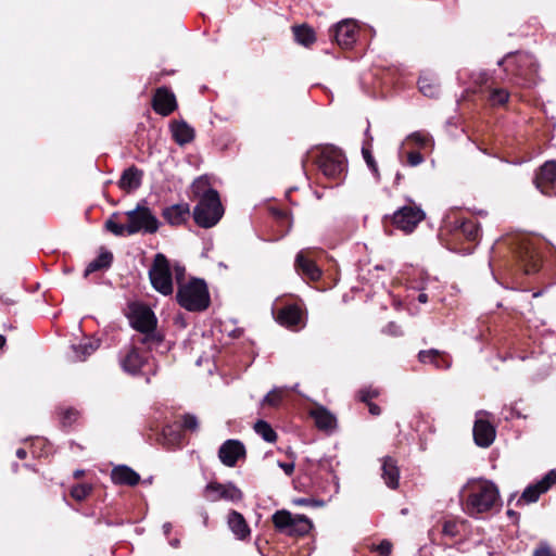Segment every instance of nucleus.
<instances>
[{
	"label": "nucleus",
	"instance_id": "obj_48",
	"mask_svg": "<svg viewBox=\"0 0 556 556\" xmlns=\"http://www.w3.org/2000/svg\"><path fill=\"white\" fill-rule=\"evenodd\" d=\"M78 413L75 409L68 408L63 412L62 422L65 426H70L76 420Z\"/></svg>",
	"mask_w": 556,
	"mask_h": 556
},
{
	"label": "nucleus",
	"instance_id": "obj_18",
	"mask_svg": "<svg viewBox=\"0 0 556 556\" xmlns=\"http://www.w3.org/2000/svg\"><path fill=\"white\" fill-rule=\"evenodd\" d=\"M276 319L280 325L288 328L303 326V314L296 304H289L278 309Z\"/></svg>",
	"mask_w": 556,
	"mask_h": 556
},
{
	"label": "nucleus",
	"instance_id": "obj_8",
	"mask_svg": "<svg viewBox=\"0 0 556 556\" xmlns=\"http://www.w3.org/2000/svg\"><path fill=\"white\" fill-rule=\"evenodd\" d=\"M275 527L288 535H304L312 529L311 520L303 515L278 510L273 515Z\"/></svg>",
	"mask_w": 556,
	"mask_h": 556
},
{
	"label": "nucleus",
	"instance_id": "obj_7",
	"mask_svg": "<svg viewBox=\"0 0 556 556\" xmlns=\"http://www.w3.org/2000/svg\"><path fill=\"white\" fill-rule=\"evenodd\" d=\"M149 277L153 288L164 295L173 293V279L170 265L166 256L157 253L154 257L153 265L149 270Z\"/></svg>",
	"mask_w": 556,
	"mask_h": 556
},
{
	"label": "nucleus",
	"instance_id": "obj_22",
	"mask_svg": "<svg viewBox=\"0 0 556 556\" xmlns=\"http://www.w3.org/2000/svg\"><path fill=\"white\" fill-rule=\"evenodd\" d=\"M381 477L389 488L396 489L399 486L400 470L396 462L390 456H386L382 459Z\"/></svg>",
	"mask_w": 556,
	"mask_h": 556
},
{
	"label": "nucleus",
	"instance_id": "obj_11",
	"mask_svg": "<svg viewBox=\"0 0 556 556\" xmlns=\"http://www.w3.org/2000/svg\"><path fill=\"white\" fill-rule=\"evenodd\" d=\"M204 496L210 502H217L220 500L229 502H239L242 498V492L231 482H210L205 486Z\"/></svg>",
	"mask_w": 556,
	"mask_h": 556
},
{
	"label": "nucleus",
	"instance_id": "obj_50",
	"mask_svg": "<svg viewBox=\"0 0 556 556\" xmlns=\"http://www.w3.org/2000/svg\"><path fill=\"white\" fill-rule=\"evenodd\" d=\"M407 162L410 166H417L424 162V157L419 152H409L407 154Z\"/></svg>",
	"mask_w": 556,
	"mask_h": 556
},
{
	"label": "nucleus",
	"instance_id": "obj_14",
	"mask_svg": "<svg viewBox=\"0 0 556 556\" xmlns=\"http://www.w3.org/2000/svg\"><path fill=\"white\" fill-rule=\"evenodd\" d=\"M357 24L354 20H344L338 23L330 34L342 48H351L357 38Z\"/></svg>",
	"mask_w": 556,
	"mask_h": 556
},
{
	"label": "nucleus",
	"instance_id": "obj_57",
	"mask_svg": "<svg viewBox=\"0 0 556 556\" xmlns=\"http://www.w3.org/2000/svg\"><path fill=\"white\" fill-rule=\"evenodd\" d=\"M367 405H368L369 413L371 415H374V416L380 415L381 409H380V407L377 404L370 402Z\"/></svg>",
	"mask_w": 556,
	"mask_h": 556
},
{
	"label": "nucleus",
	"instance_id": "obj_6",
	"mask_svg": "<svg viewBox=\"0 0 556 556\" xmlns=\"http://www.w3.org/2000/svg\"><path fill=\"white\" fill-rule=\"evenodd\" d=\"M224 215L218 192H210L204 199L199 200L193 210V218L198 226L211 228L215 226Z\"/></svg>",
	"mask_w": 556,
	"mask_h": 556
},
{
	"label": "nucleus",
	"instance_id": "obj_52",
	"mask_svg": "<svg viewBox=\"0 0 556 556\" xmlns=\"http://www.w3.org/2000/svg\"><path fill=\"white\" fill-rule=\"evenodd\" d=\"M174 271H175V276H176V280H177V283L180 286L182 285L181 283V280L184 279L185 277V267L179 265V264H176L174 266Z\"/></svg>",
	"mask_w": 556,
	"mask_h": 556
},
{
	"label": "nucleus",
	"instance_id": "obj_32",
	"mask_svg": "<svg viewBox=\"0 0 556 556\" xmlns=\"http://www.w3.org/2000/svg\"><path fill=\"white\" fill-rule=\"evenodd\" d=\"M99 348V342L96 340H86L78 345L73 346L78 361H84L87 356L91 355Z\"/></svg>",
	"mask_w": 556,
	"mask_h": 556
},
{
	"label": "nucleus",
	"instance_id": "obj_27",
	"mask_svg": "<svg viewBox=\"0 0 556 556\" xmlns=\"http://www.w3.org/2000/svg\"><path fill=\"white\" fill-rule=\"evenodd\" d=\"M312 417L315 420L317 428L320 430H331L336 426V418L324 407H317L312 410Z\"/></svg>",
	"mask_w": 556,
	"mask_h": 556
},
{
	"label": "nucleus",
	"instance_id": "obj_63",
	"mask_svg": "<svg viewBox=\"0 0 556 556\" xmlns=\"http://www.w3.org/2000/svg\"><path fill=\"white\" fill-rule=\"evenodd\" d=\"M4 343H5V338L2 334H0V349L4 345Z\"/></svg>",
	"mask_w": 556,
	"mask_h": 556
},
{
	"label": "nucleus",
	"instance_id": "obj_30",
	"mask_svg": "<svg viewBox=\"0 0 556 556\" xmlns=\"http://www.w3.org/2000/svg\"><path fill=\"white\" fill-rule=\"evenodd\" d=\"M191 190L198 200L204 199L207 194H210V192H217L211 188L210 180L206 176L197 178L191 186Z\"/></svg>",
	"mask_w": 556,
	"mask_h": 556
},
{
	"label": "nucleus",
	"instance_id": "obj_46",
	"mask_svg": "<svg viewBox=\"0 0 556 556\" xmlns=\"http://www.w3.org/2000/svg\"><path fill=\"white\" fill-rule=\"evenodd\" d=\"M378 391L372 389H363L358 393V397L362 402L368 404L370 400L378 396Z\"/></svg>",
	"mask_w": 556,
	"mask_h": 556
},
{
	"label": "nucleus",
	"instance_id": "obj_37",
	"mask_svg": "<svg viewBox=\"0 0 556 556\" xmlns=\"http://www.w3.org/2000/svg\"><path fill=\"white\" fill-rule=\"evenodd\" d=\"M543 493V491H541V488L539 486V484H534V485H529L525 491L523 493L521 494L520 498L518 500L517 504L519 505L520 503H526V504H529V503H533V502H536L539 496Z\"/></svg>",
	"mask_w": 556,
	"mask_h": 556
},
{
	"label": "nucleus",
	"instance_id": "obj_16",
	"mask_svg": "<svg viewBox=\"0 0 556 556\" xmlns=\"http://www.w3.org/2000/svg\"><path fill=\"white\" fill-rule=\"evenodd\" d=\"M152 106L157 114L169 115L177 108L175 94L166 87L157 88L152 100Z\"/></svg>",
	"mask_w": 556,
	"mask_h": 556
},
{
	"label": "nucleus",
	"instance_id": "obj_33",
	"mask_svg": "<svg viewBox=\"0 0 556 556\" xmlns=\"http://www.w3.org/2000/svg\"><path fill=\"white\" fill-rule=\"evenodd\" d=\"M293 33L295 40L303 46L307 47L315 41V34L313 29L305 25L293 27Z\"/></svg>",
	"mask_w": 556,
	"mask_h": 556
},
{
	"label": "nucleus",
	"instance_id": "obj_39",
	"mask_svg": "<svg viewBox=\"0 0 556 556\" xmlns=\"http://www.w3.org/2000/svg\"><path fill=\"white\" fill-rule=\"evenodd\" d=\"M285 395V389L283 388H276L271 390L263 400V404L269 405V406H278L280 402L282 401Z\"/></svg>",
	"mask_w": 556,
	"mask_h": 556
},
{
	"label": "nucleus",
	"instance_id": "obj_2",
	"mask_svg": "<svg viewBox=\"0 0 556 556\" xmlns=\"http://www.w3.org/2000/svg\"><path fill=\"white\" fill-rule=\"evenodd\" d=\"M156 317L154 313L147 306H140L134 309L130 324L138 331L132 337L136 344H142L143 348L151 351L157 348L163 338L155 331Z\"/></svg>",
	"mask_w": 556,
	"mask_h": 556
},
{
	"label": "nucleus",
	"instance_id": "obj_31",
	"mask_svg": "<svg viewBox=\"0 0 556 556\" xmlns=\"http://www.w3.org/2000/svg\"><path fill=\"white\" fill-rule=\"evenodd\" d=\"M113 255L110 252L101 253L96 260L90 262L86 267L85 275H89L102 268H106L111 265Z\"/></svg>",
	"mask_w": 556,
	"mask_h": 556
},
{
	"label": "nucleus",
	"instance_id": "obj_36",
	"mask_svg": "<svg viewBox=\"0 0 556 556\" xmlns=\"http://www.w3.org/2000/svg\"><path fill=\"white\" fill-rule=\"evenodd\" d=\"M117 213L111 215V217L105 222V229L115 236L128 235V225L117 223Z\"/></svg>",
	"mask_w": 556,
	"mask_h": 556
},
{
	"label": "nucleus",
	"instance_id": "obj_56",
	"mask_svg": "<svg viewBox=\"0 0 556 556\" xmlns=\"http://www.w3.org/2000/svg\"><path fill=\"white\" fill-rule=\"evenodd\" d=\"M437 368H448L450 367V361L446 358L445 355L442 354V358L438 359L433 364Z\"/></svg>",
	"mask_w": 556,
	"mask_h": 556
},
{
	"label": "nucleus",
	"instance_id": "obj_10",
	"mask_svg": "<svg viewBox=\"0 0 556 556\" xmlns=\"http://www.w3.org/2000/svg\"><path fill=\"white\" fill-rule=\"evenodd\" d=\"M425 216V212L419 206L410 204L395 211L392 215V223L397 229L409 233Z\"/></svg>",
	"mask_w": 556,
	"mask_h": 556
},
{
	"label": "nucleus",
	"instance_id": "obj_20",
	"mask_svg": "<svg viewBox=\"0 0 556 556\" xmlns=\"http://www.w3.org/2000/svg\"><path fill=\"white\" fill-rule=\"evenodd\" d=\"M162 215L168 224L178 226L184 224L190 216V207L187 203L174 204L165 207Z\"/></svg>",
	"mask_w": 556,
	"mask_h": 556
},
{
	"label": "nucleus",
	"instance_id": "obj_59",
	"mask_svg": "<svg viewBox=\"0 0 556 556\" xmlns=\"http://www.w3.org/2000/svg\"><path fill=\"white\" fill-rule=\"evenodd\" d=\"M16 456L20 458V459H24L26 458L27 456V452L24 450V448H18L16 451Z\"/></svg>",
	"mask_w": 556,
	"mask_h": 556
},
{
	"label": "nucleus",
	"instance_id": "obj_21",
	"mask_svg": "<svg viewBox=\"0 0 556 556\" xmlns=\"http://www.w3.org/2000/svg\"><path fill=\"white\" fill-rule=\"evenodd\" d=\"M111 478L115 484H125L129 486H134L140 481V476L130 467L125 465L114 467Z\"/></svg>",
	"mask_w": 556,
	"mask_h": 556
},
{
	"label": "nucleus",
	"instance_id": "obj_1",
	"mask_svg": "<svg viewBox=\"0 0 556 556\" xmlns=\"http://www.w3.org/2000/svg\"><path fill=\"white\" fill-rule=\"evenodd\" d=\"M459 502L465 514L472 518L484 516L497 510L501 497L497 486L485 479H471L463 485Z\"/></svg>",
	"mask_w": 556,
	"mask_h": 556
},
{
	"label": "nucleus",
	"instance_id": "obj_61",
	"mask_svg": "<svg viewBox=\"0 0 556 556\" xmlns=\"http://www.w3.org/2000/svg\"><path fill=\"white\" fill-rule=\"evenodd\" d=\"M169 544L174 548H177L179 546V544H180V541L178 539H173V540L169 541Z\"/></svg>",
	"mask_w": 556,
	"mask_h": 556
},
{
	"label": "nucleus",
	"instance_id": "obj_24",
	"mask_svg": "<svg viewBox=\"0 0 556 556\" xmlns=\"http://www.w3.org/2000/svg\"><path fill=\"white\" fill-rule=\"evenodd\" d=\"M519 261L522 264L526 274L535 273L539 269V256L529 244L521 247L519 251Z\"/></svg>",
	"mask_w": 556,
	"mask_h": 556
},
{
	"label": "nucleus",
	"instance_id": "obj_35",
	"mask_svg": "<svg viewBox=\"0 0 556 556\" xmlns=\"http://www.w3.org/2000/svg\"><path fill=\"white\" fill-rule=\"evenodd\" d=\"M254 430L266 442L273 443L277 439V434H276L275 430L271 428V426L268 422H266L264 420H258L254 425Z\"/></svg>",
	"mask_w": 556,
	"mask_h": 556
},
{
	"label": "nucleus",
	"instance_id": "obj_44",
	"mask_svg": "<svg viewBox=\"0 0 556 556\" xmlns=\"http://www.w3.org/2000/svg\"><path fill=\"white\" fill-rule=\"evenodd\" d=\"M199 426L198 418L194 415L186 414L182 417L181 427L188 430H197Z\"/></svg>",
	"mask_w": 556,
	"mask_h": 556
},
{
	"label": "nucleus",
	"instance_id": "obj_4",
	"mask_svg": "<svg viewBox=\"0 0 556 556\" xmlns=\"http://www.w3.org/2000/svg\"><path fill=\"white\" fill-rule=\"evenodd\" d=\"M176 298L179 305L190 312L203 311L210 304L206 283L201 279H192L188 283L180 285Z\"/></svg>",
	"mask_w": 556,
	"mask_h": 556
},
{
	"label": "nucleus",
	"instance_id": "obj_55",
	"mask_svg": "<svg viewBox=\"0 0 556 556\" xmlns=\"http://www.w3.org/2000/svg\"><path fill=\"white\" fill-rule=\"evenodd\" d=\"M363 155H364V159L367 163V165L372 169V170H377L376 168V163H375V160L374 157L371 156V154L369 153V151L363 149Z\"/></svg>",
	"mask_w": 556,
	"mask_h": 556
},
{
	"label": "nucleus",
	"instance_id": "obj_40",
	"mask_svg": "<svg viewBox=\"0 0 556 556\" xmlns=\"http://www.w3.org/2000/svg\"><path fill=\"white\" fill-rule=\"evenodd\" d=\"M91 492V485L87 483L77 484L72 488L71 495L76 501H83L85 500Z\"/></svg>",
	"mask_w": 556,
	"mask_h": 556
},
{
	"label": "nucleus",
	"instance_id": "obj_9",
	"mask_svg": "<svg viewBox=\"0 0 556 556\" xmlns=\"http://www.w3.org/2000/svg\"><path fill=\"white\" fill-rule=\"evenodd\" d=\"M126 216L128 218V235L139 231L154 233L159 229L157 218L144 205L138 204L135 210L126 212Z\"/></svg>",
	"mask_w": 556,
	"mask_h": 556
},
{
	"label": "nucleus",
	"instance_id": "obj_12",
	"mask_svg": "<svg viewBox=\"0 0 556 556\" xmlns=\"http://www.w3.org/2000/svg\"><path fill=\"white\" fill-rule=\"evenodd\" d=\"M142 344H136L131 339V344L125 348L119 355L122 368L129 374H137L147 362V355L140 350Z\"/></svg>",
	"mask_w": 556,
	"mask_h": 556
},
{
	"label": "nucleus",
	"instance_id": "obj_47",
	"mask_svg": "<svg viewBox=\"0 0 556 556\" xmlns=\"http://www.w3.org/2000/svg\"><path fill=\"white\" fill-rule=\"evenodd\" d=\"M442 532L443 534L451 538L455 536L458 532L456 522L451 520L445 521L442 528Z\"/></svg>",
	"mask_w": 556,
	"mask_h": 556
},
{
	"label": "nucleus",
	"instance_id": "obj_53",
	"mask_svg": "<svg viewBox=\"0 0 556 556\" xmlns=\"http://www.w3.org/2000/svg\"><path fill=\"white\" fill-rule=\"evenodd\" d=\"M386 331L389 334H392V336H401V334H403V331L401 330V328L396 324H394V323H390L387 326Z\"/></svg>",
	"mask_w": 556,
	"mask_h": 556
},
{
	"label": "nucleus",
	"instance_id": "obj_15",
	"mask_svg": "<svg viewBox=\"0 0 556 556\" xmlns=\"http://www.w3.org/2000/svg\"><path fill=\"white\" fill-rule=\"evenodd\" d=\"M244 456L245 448L239 440H227L218 450V457L227 467H233L237 462Z\"/></svg>",
	"mask_w": 556,
	"mask_h": 556
},
{
	"label": "nucleus",
	"instance_id": "obj_38",
	"mask_svg": "<svg viewBox=\"0 0 556 556\" xmlns=\"http://www.w3.org/2000/svg\"><path fill=\"white\" fill-rule=\"evenodd\" d=\"M407 140H410L418 144L420 148H427L433 146V139L429 134L416 131L410 134L407 137Z\"/></svg>",
	"mask_w": 556,
	"mask_h": 556
},
{
	"label": "nucleus",
	"instance_id": "obj_13",
	"mask_svg": "<svg viewBox=\"0 0 556 556\" xmlns=\"http://www.w3.org/2000/svg\"><path fill=\"white\" fill-rule=\"evenodd\" d=\"M486 416L488 413L484 410H479L476 414L473 440L480 447H489L493 443L496 434L494 426L485 418Z\"/></svg>",
	"mask_w": 556,
	"mask_h": 556
},
{
	"label": "nucleus",
	"instance_id": "obj_43",
	"mask_svg": "<svg viewBox=\"0 0 556 556\" xmlns=\"http://www.w3.org/2000/svg\"><path fill=\"white\" fill-rule=\"evenodd\" d=\"M508 92L505 90V89H494L492 92H491V101L493 104H504L507 102L508 100Z\"/></svg>",
	"mask_w": 556,
	"mask_h": 556
},
{
	"label": "nucleus",
	"instance_id": "obj_17",
	"mask_svg": "<svg viewBox=\"0 0 556 556\" xmlns=\"http://www.w3.org/2000/svg\"><path fill=\"white\" fill-rule=\"evenodd\" d=\"M556 180V163L554 161L545 162L535 176L536 188L543 194L551 195Z\"/></svg>",
	"mask_w": 556,
	"mask_h": 556
},
{
	"label": "nucleus",
	"instance_id": "obj_29",
	"mask_svg": "<svg viewBox=\"0 0 556 556\" xmlns=\"http://www.w3.org/2000/svg\"><path fill=\"white\" fill-rule=\"evenodd\" d=\"M182 439L181 430L173 426H167L163 430L162 443L168 448H173L180 444Z\"/></svg>",
	"mask_w": 556,
	"mask_h": 556
},
{
	"label": "nucleus",
	"instance_id": "obj_5",
	"mask_svg": "<svg viewBox=\"0 0 556 556\" xmlns=\"http://www.w3.org/2000/svg\"><path fill=\"white\" fill-rule=\"evenodd\" d=\"M316 164L325 177L332 180H341L344 176L346 164L341 150L327 146L318 150Z\"/></svg>",
	"mask_w": 556,
	"mask_h": 556
},
{
	"label": "nucleus",
	"instance_id": "obj_34",
	"mask_svg": "<svg viewBox=\"0 0 556 556\" xmlns=\"http://www.w3.org/2000/svg\"><path fill=\"white\" fill-rule=\"evenodd\" d=\"M418 86L420 92L426 97L434 98L439 94V86L435 80L430 77L421 76L418 80Z\"/></svg>",
	"mask_w": 556,
	"mask_h": 556
},
{
	"label": "nucleus",
	"instance_id": "obj_64",
	"mask_svg": "<svg viewBox=\"0 0 556 556\" xmlns=\"http://www.w3.org/2000/svg\"><path fill=\"white\" fill-rule=\"evenodd\" d=\"M402 178V175L400 173L396 174V180L399 181Z\"/></svg>",
	"mask_w": 556,
	"mask_h": 556
},
{
	"label": "nucleus",
	"instance_id": "obj_41",
	"mask_svg": "<svg viewBox=\"0 0 556 556\" xmlns=\"http://www.w3.org/2000/svg\"><path fill=\"white\" fill-rule=\"evenodd\" d=\"M418 358L424 364H434L435 361L442 358V354L438 350L420 351Z\"/></svg>",
	"mask_w": 556,
	"mask_h": 556
},
{
	"label": "nucleus",
	"instance_id": "obj_51",
	"mask_svg": "<svg viewBox=\"0 0 556 556\" xmlns=\"http://www.w3.org/2000/svg\"><path fill=\"white\" fill-rule=\"evenodd\" d=\"M533 556H556L545 543L541 544L534 552Z\"/></svg>",
	"mask_w": 556,
	"mask_h": 556
},
{
	"label": "nucleus",
	"instance_id": "obj_60",
	"mask_svg": "<svg viewBox=\"0 0 556 556\" xmlns=\"http://www.w3.org/2000/svg\"><path fill=\"white\" fill-rule=\"evenodd\" d=\"M417 299H418V301L420 303H427L428 302V295L426 293H424V292L419 293Z\"/></svg>",
	"mask_w": 556,
	"mask_h": 556
},
{
	"label": "nucleus",
	"instance_id": "obj_28",
	"mask_svg": "<svg viewBox=\"0 0 556 556\" xmlns=\"http://www.w3.org/2000/svg\"><path fill=\"white\" fill-rule=\"evenodd\" d=\"M228 525L231 531L236 534L239 539H244L247 535H249L250 530L249 527L241 514L238 511H231L228 517Z\"/></svg>",
	"mask_w": 556,
	"mask_h": 556
},
{
	"label": "nucleus",
	"instance_id": "obj_58",
	"mask_svg": "<svg viewBox=\"0 0 556 556\" xmlns=\"http://www.w3.org/2000/svg\"><path fill=\"white\" fill-rule=\"evenodd\" d=\"M172 531V523L170 522H165L163 525V532L165 535H168Z\"/></svg>",
	"mask_w": 556,
	"mask_h": 556
},
{
	"label": "nucleus",
	"instance_id": "obj_26",
	"mask_svg": "<svg viewBox=\"0 0 556 556\" xmlns=\"http://www.w3.org/2000/svg\"><path fill=\"white\" fill-rule=\"evenodd\" d=\"M455 230L469 241H476L480 237V227L473 219H457Z\"/></svg>",
	"mask_w": 556,
	"mask_h": 556
},
{
	"label": "nucleus",
	"instance_id": "obj_19",
	"mask_svg": "<svg viewBox=\"0 0 556 556\" xmlns=\"http://www.w3.org/2000/svg\"><path fill=\"white\" fill-rule=\"evenodd\" d=\"M295 266L304 276L315 281L321 276L320 268L309 257V251H301L295 258Z\"/></svg>",
	"mask_w": 556,
	"mask_h": 556
},
{
	"label": "nucleus",
	"instance_id": "obj_54",
	"mask_svg": "<svg viewBox=\"0 0 556 556\" xmlns=\"http://www.w3.org/2000/svg\"><path fill=\"white\" fill-rule=\"evenodd\" d=\"M278 466L285 471L287 476H291L294 471V463L278 462Z\"/></svg>",
	"mask_w": 556,
	"mask_h": 556
},
{
	"label": "nucleus",
	"instance_id": "obj_25",
	"mask_svg": "<svg viewBox=\"0 0 556 556\" xmlns=\"http://www.w3.org/2000/svg\"><path fill=\"white\" fill-rule=\"evenodd\" d=\"M141 178H142L141 170L131 166L124 170V173L118 181V186L123 190L131 191V190L139 188V186L141 185Z\"/></svg>",
	"mask_w": 556,
	"mask_h": 556
},
{
	"label": "nucleus",
	"instance_id": "obj_45",
	"mask_svg": "<svg viewBox=\"0 0 556 556\" xmlns=\"http://www.w3.org/2000/svg\"><path fill=\"white\" fill-rule=\"evenodd\" d=\"M296 505L301 506H316L321 507L325 505V502L321 500H314V498H307V497H301L294 501Z\"/></svg>",
	"mask_w": 556,
	"mask_h": 556
},
{
	"label": "nucleus",
	"instance_id": "obj_62",
	"mask_svg": "<svg viewBox=\"0 0 556 556\" xmlns=\"http://www.w3.org/2000/svg\"><path fill=\"white\" fill-rule=\"evenodd\" d=\"M83 475H84V470H76V471L74 472V477H75L76 479L80 478Z\"/></svg>",
	"mask_w": 556,
	"mask_h": 556
},
{
	"label": "nucleus",
	"instance_id": "obj_49",
	"mask_svg": "<svg viewBox=\"0 0 556 556\" xmlns=\"http://www.w3.org/2000/svg\"><path fill=\"white\" fill-rule=\"evenodd\" d=\"M376 551L378 552L379 556H390L392 544L384 540L379 545H377Z\"/></svg>",
	"mask_w": 556,
	"mask_h": 556
},
{
	"label": "nucleus",
	"instance_id": "obj_23",
	"mask_svg": "<svg viewBox=\"0 0 556 556\" xmlns=\"http://www.w3.org/2000/svg\"><path fill=\"white\" fill-rule=\"evenodd\" d=\"M170 130L174 140L179 144L184 146L191 142L194 138V129L189 126L185 121L173 122Z\"/></svg>",
	"mask_w": 556,
	"mask_h": 556
},
{
	"label": "nucleus",
	"instance_id": "obj_3",
	"mask_svg": "<svg viewBox=\"0 0 556 556\" xmlns=\"http://www.w3.org/2000/svg\"><path fill=\"white\" fill-rule=\"evenodd\" d=\"M505 72L519 86H531L535 83L539 65L533 55L526 52L509 53L498 62Z\"/></svg>",
	"mask_w": 556,
	"mask_h": 556
},
{
	"label": "nucleus",
	"instance_id": "obj_42",
	"mask_svg": "<svg viewBox=\"0 0 556 556\" xmlns=\"http://www.w3.org/2000/svg\"><path fill=\"white\" fill-rule=\"evenodd\" d=\"M554 483H556V470H551L541 481L538 482L543 493L546 492Z\"/></svg>",
	"mask_w": 556,
	"mask_h": 556
}]
</instances>
